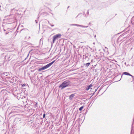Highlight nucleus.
Returning <instances> with one entry per match:
<instances>
[{
    "instance_id": "obj_5",
    "label": "nucleus",
    "mask_w": 134,
    "mask_h": 134,
    "mask_svg": "<svg viewBox=\"0 0 134 134\" xmlns=\"http://www.w3.org/2000/svg\"><path fill=\"white\" fill-rule=\"evenodd\" d=\"M14 18V16L13 15H10L6 17V18L7 19H12Z\"/></svg>"
},
{
    "instance_id": "obj_8",
    "label": "nucleus",
    "mask_w": 134,
    "mask_h": 134,
    "mask_svg": "<svg viewBox=\"0 0 134 134\" xmlns=\"http://www.w3.org/2000/svg\"><path fill=\"white\" fill-rule=\"evenodd\" d=\"M92 86V85H89V86H88L86 88V90H89L90 89V87Z\"/></svg>"
},
{
    "instance_id": "obj_9",
    "label": "nucleus",
    "mask_w": 134,
    "mask_h": 134,
    "mask_svg": "<svg viewBox=\"0 0 134 134\" xmlns=\"http://www.w3.org/2000/svg\"><path fill=\"white\" fill-rule=\"evenodd\" d=\"M83 108V106L79 108V110L80 111H81L82 110V109Z\"/></svg>"
},
{
    "instance_id": "obj_10",
    "label": "nucleus",
    "mask_w": 134,
    "mask_h": 134,
    "mask_svg": "<svg viewBox=\"0 0 134 134\" xmlns=\"http://www.w3.org/2000/svg\"><path fill=\"white\" fill-rule=\"evenodd\" d=\"M90 63H88L86 64V65L87 66V67L90 65Z\"/></svg>"
},
{
    "instance_id": "obj_2",
    "label": "nucleus",
    "mask_w": 134,
    "mask_h": 134,
    "mask_svg": "<svg viewBox=\"0 0 134 134\" xmlns=\"http://www.w3.org/2000/svg\"><path fill=\"white\" fill-rule=\"evenodd\" d=\"M55 62V60H54L52 62L49 63L47 65L44 66V67L39 68L38 70V71H40L47 69L49 68L51 65H52Z\"/></svg>"
},
{
    "instance_id": "obj_4",
    "label": "nucleus",
    "mask_w": 134,
    "mask_h": 134,
    "mask_svg": "<svg viewBox=\"0 0 134 134\" xmlns=\"http://www.w3.org/2000/svg\"><path fill=\"white\" fill-rule=\"evenodd\" d=\"M70 25H72V26H80V27H83L87 28L88 27V26H83L81 25H78V24H71Z\"/></svg>"
},
{
    "instance_id": "obj_6",
    "label": "nucleus",
    "mask_w": 134,
    "mask_h": 134,
    "mask_svg": "<svg viewBox=\"0 0 134 134\" xmlns=\"http://www.w3.org/2000/svg\"><path fill=\"white\" fill-rule=\"evenodd\" d=\"M123 74L125 75H126L130 76H131L132 77H134L133 76L131 75L129 73L127 72H124V73H123Z\"/></svg>"
},
{
    "instance_id": "obj_13",
    "label": "nucleus",
    "mask_w": 134,
    "mask_h": 134,
    "mask_svg": "<svg viewBox=\"0 0 134 134\" xmlns=\"http://www.w3.org/2000/svg\"><path fill=\"white\" fill-rule=\"evenodd\" d=\"M35 21H36V23H37V20H35Z\"/></svg>"
},
{
    "instance_id": "obj_12",
    "label": "nucleus",
    "mask_w": 134,
    "mask_h": 134,
    "mask_svg": "<svg viewBox=\"0 0 134 134\" xmlns=\"http://www.w3.org/2000/svg\"><path fill=\"white\" fill-rule=\"evenodd\" d=\"M50 25L52 26H54V25H52V24H50Z\"/></svg>"
},
{
    "instance_id": "obj_14",
    "label": "nucleus",
    "mask_w": 134,
    "mask_h": 134,
    "mask_svg": "<svg viewBox=\"0 0 134 134\" xmlns=\"http://www.w3.org/2000/svg\"><path fill=\"white\" fill-rule=\"evenodd\" d=\"M48 23H49V21H48Z\"/></svg>"
},
{
    "instance_id": "obj_11",
    "label": "nucleus",
    "mask_w": 134,
    "mask_h": 134,
    "mask_svg": "<svg viewBox=\"0 0 134 134\" xmlns=\"http://www.w3.org/2000/svg\"><path fill=\"white\" fill-rule=\"evenodd\" d=\"M45 113L43 115V118H44V117H45Z\"/></svg>"
},
{
    "instance_id": "obj_1",
    "label": "nucleus",
    "mask_w": 134,
    "mask_h": 134,
    "mask_svg": "<svg viewBox=\"0 0 134 134\" xmlns=\"http://www.w3.org/2000/svg\"><path fill=\"white\" fill-rule=\"evenodd\" d=\"M71 83L70 81H64L59 86V87L61 88V89L62 90L68 87Z\"/></svg>"
},
{
    "instance_id": "obj_7",
    "label": "nucleus",
    "mask_w": 134,
    "mask_h": 134,
    "mask_svg": "<svg viewBox=\"0 0 134 134\" xmlns=\"http://www.w3.org/2000/svg\"><path fill=\"white\" fill-rule=\"evenodd\" d=\"M75 96V95L74 94H71L69 96V99L70 100H71L73 97Z\"/></svg>"
},
{
    "instance_id": "obj_3",
    "label": "nucleus",
    "mask_w": 134,
    "mask_h": 134,
    "mask_svg": "<svg viewBox=\"0 0 134 134\" xmlns=\"http://www.w3.org/2000/svg\"><path fill=\"white\" fill-rule=\"evenodd\" d=\"M61 37L60 34H58L54 36L53 37V43L58 38H60Z\"/></svg>"
}]
</instances>
